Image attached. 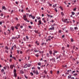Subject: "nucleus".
<instances>
[{
    "mask_svg": "<svg viewBox=\"0 0 79 79\" xmlns=\"http://www.w3.org/2000/svg\"><path fill=\"white\" fill-rule=\"evenodd\" d=\"M55 58L53 57L52 58L50 59V61H53V62H55Z\"/></svg>",
    "mask_w": 79,
    "mask_h": 79,
    "instance_id": "obj_1",
    "label": "nucleus"
},
{
    "mask_svg": "<svg viewBox=\"0 0 79 79\" xmlns=\"http://www.w3.org/2000/svg\"><path fill=\"white\" fill-rule=\"evenodd\" d=\"M33 72L34 74H36L38 75V74H39V72H38V71L36 70L35 71V70H33Z\"/></svg>",
    "mask_w": 79,
    "mask_h": 79,
    "instance_id": "obj_2",
    "label": "nucleus"
},
{
    "mask_svg": "<svg viewBox=\"0 0 79 79\" xmlns=\"http://www.w3.org/2000/svg\"><path fill=\"white\" fill-rule=\"evenodd\" d=\"M26 17L27 16L26 15H25L23 16V19H24V20H25V21H27V19Z\"/></svg>",
    "mask_w": 79,
    "mask_h": 79,
    "instance_id": "obj_3",
    "label": "nucleus"
},
{
    "mask_svg": "<svg viewBox=\"0 0 79 79\" xmlns=\"http://www.w3.org/2000/svg\"><path fill=\"white\" fill-rule=\"evenodd\" d=\"M70 30L71 32H73V31H74V28L73 27H70Z\"/></svg>",
    "mask_w": 79,
    "mask_h": 79,
    "instance_id": "obj_4",
    "label": "nucleus"
},
{
    "mask_svg": "<svg viewBox=\"0 0 79 79\" xmlns=\"http://www.w3.org/2000/svg\"><path fill=\"white\" fill-rule=\"evenodd\" d=\"M57 57H56V59H58V58H61V55H59L58 54L56 56Z\"/></svg>",
    "mask_w": 79,
    "mask_h": 79,
    "instance_id": "obj_5",
    "label": "nucleus"
},
{
    "mask_svg": "<svg viewBox=\"0 0 79 79\" xmlns=\"http://www.w3.org/2000/svg\"><path fill=\"white\" fill-rule=\"evenodd\" d=\"M38 26H40V25L42 24V21H41V20H39L38 21Z\"/></svg>",
    "mask_w": 79,
    "mask_h": 79,
    "instance_id": "obj_6",
    "label": "nucleus"
},
{
    "mask_svg": "<svg viewBox=\"0 0 79 79\" xmlns=\"http://www.w3.org/2000/svg\"><path fill=\"white\" fill-rule=\"evenodd\" d=\"M49 30H52V31L53 30H55V27H52V28H50Z\"/></svg>",
    "mask_w": 79,
    "mask_h": 79,
    "instance_id": "obj_7",
    "label": "nucleus"
},
{
    "mask_svg": "<svg viewBox=\"0 0 79 79\" xmlns=\"http://www.w3.org/2000/svg\"><path fill=\"white\" fill-rule=\"evenodd\" d=\"M23 68H27V64H26L23 67Z\"/></svg>",
    "mask_w": 79,
    "mask_h": 79,
    "instance_id": "obj_8",
    "label": "nucleus"
},
{
    "mask_svg": "<svg viewBox=\"0 0 79 79\" xmlns=\"http://www.w3.org/2000/svg\"><path fill=\"white\" fill-rule=\"evenodd\" d=\"M36 18L38 20H40V19H41V18L39 16H37Z\"/></svg>",
    "mask_w": 79,
    "mask_h": 79,
    "instance_id": "obj_9",
    "label": "nucleus"
},
{
    "mask_svg": "<svg viewBox=\"0 0 79 79\" xmlns=\"http://www.w3.org/2000/svg\"><path fill=\"white\" fill-rule=\"evenodd\" d=\"M5 23V21L4 20H2L0 22V24L1 25H2V24H4Z\"/></svg>",
    "mask_w": 79,
    "mask_h": 79,
    "instance_id": "obj_10",
    "label": "nucleus"
},
{
    "mask_svg": "<svg viewBox=\"0 0 79 79\" xmlns=\"http://www.w3.org/2000/svg\"><path fill=\"white\" fill-rule=\"evenodd\" d=\"M1 72L4 74H5V72H4V69H3L1 70Z\"/></svg>",
    "mask_w": 79,
    "mask_h": 79,
    "instance_id": "obj_11",
    "label": "nucleus"
},
{
    "mask_svg": "<svg viewBox=\"0 0 79 79\" xmlns=\"http://www.w3.org/2000/svg\"><path fill=\"white\" fill-rule=\"evenodd\" d=\"M49 53L50 55H52V54L53 53V52H52V50H50L49 51Z\"/></svg>",
    "mask_w": 79,
    "mask_h": 79,
    "instance_id": "obj_12",
    "label": "nucleus"
},
{
    "mask_svg": "<svg viewBox=\"0 0 79 79\" xmlns=\"http://www.w3.org/2000/svg\"><path fill=\"white\" fill-rule=\"evenodd\" d=\"M63 22L64 23H66V21H68V19H64V20H62Z\"/></svg>",
    "mask_w": 79,
    "mask_h": 79,
    "instance_id": "obj_13",
    "label": "nucleus"
},
{
    "mask_svg": "<svg viewBox=\"0 0 79 79\" xmlns=\"http://www.w3.org/2000/svg\"><path fill=\"white\" fill-rule=\"evenodd\" d=\"M46 56H47V57L49 58V57H50V54H49V53H47L46 54Z\"/></svg>",
    "mask_w": 79,
    "mask_h": 79,
    "instance_id": "obj_14",
    "label": "nucleus"
},
{
    "mask_svg": "<svg viewBox=\"0 0 79 79\" xmlns=\"http://www.w3.org/2000/svg\"><path fill=\"white\" fill-rule=\"evenodd\" d=\"M20 72V73H21V74H24V71L23 70H21Z\"/></svg>",
    "mask_w": 79,
    "mask_h": 79,
    "instance_id": "obj_15",
    "label": "nucleus"
},
{
    "mask_svg": "<svg viewBox=\"0 0 79 79\" xmlns=\"http://www.w3.org/2000/svg\"><path fill=\"white\" fill-rule=\"evenodd\" d=\"M11 29L12 31H14V30L15 28L13 26H12L11 27Z\"/></svg>",
    "mask_w": 79,
    "mask_h": 79,
    "instance_id": "obj_16",
    "label": "nucleus"
},
{
    "mask_svg": "<svg viewBox=\"0 0 79 79\" xmlns=\"http://www.w3.org/2000/svg\"><path fill=\"white\" fill-rule=\"evenodd\" d=\"M2 9L3 10H6V8H5V6H3L2 7Z\"/></svg>",
    "mask_w": 79,
    "mask_h": 79,
    "instance_id": "obj_17",
    "label": "nucleus"
},
{
    "mask_svg": "<svg viewBox=\"0 0 79 79\" xmlns=\"http://www.w3.org/2000/svg\"><path fill=\"white\" fill-rule=\"evenodd\" d=\"M74 30H78V27H74Z\"/></svg>",
    "mask_w": 79,
    "mask_h": 79,
    "instance_id": "obj_18",
    "label": "nucleus"
},
{
    "mask_svg": "<svg viewBox=\"0 0 79 79\" xmlns=\"http://www.w3.org/2000/svg\"><path fill=\"white\" fill-rule=\"evenodd\" d=\"M71 76H72V75H69L68 76V79H71Z\"/></svg>",
    "mask_w": 79,
    "mask_h": 79,
    "instance_id": "obj_19",
    "label": "nucleus"
},
{
    "mask_svg": "<svg viewBox=\"0 0 79 79\" xmlns=\"http://www.w3.org/2000/svg\"><path fill=\"white\" fill-rule=\"evenodd\" d=\"M14 74L15 77H17V74H16V73H14Z\"/></svg>",
    "mask_w": 79,
    "mask_h": 79,
    "instance_id": "obj_20",
    "label": "nucleus"
},
{
    "mask_svg": "<svg viewBox=\"0 0 79 79\" xmlns=\"http://www.w3.org/2000/svg\"><path fill=\"white\" fill-rule=\"evenodd\" d=\"M31 18H32L33 19H35V17L34 16H32V15H31Z\"/></svg>",
    "mask_w": 79,
    "mask_h": 79,
    "instance_id": "obj_21",
    "label": "nucleus"
},
{
    "mask_svg": "<svg viewBox=\"0 0 79 79\" xmlns=\"http://www.w3.org/2000/svg\"><path fill=\"white\" fill-rule=\"evenodd\" d=\"M16 39V37H12V39L13 40H14V39Z\"/></svg>",
    "mask_w": 79,
    "mask_h": 79,
    "instance_id": "obj_22",
    "label": "nucleus"
},
{
    "mask_svg": "<svg viewBox=\"0 0 79 79\" xmlns=\"http://www.w3.org/2000/svg\"><path fill=\"white\" fill-rule=\"evenodd\" d=\"M51 38V36H50V35L48 37V38H49L48 40H50V41L51 40V39H50V38Z\"/></svg>",
    "mask_w": 79,
    "mask_h": 79,
    "instance_id": "obj_23",
    "label": "nucleus"
},
{
    "mask_svg": "<svg viewBox=\"0 0 79 79\" xmlns=\"http://www.w3.org/2000/svg\"><path fill=\"white\" fill-rule=\"evenodd\" d=\"M71 14L72 15H75V13L74 12H72Z\"/></svg>",
    "mask_w": 79,
    "mask_h": 79,
    "instance_id": "obj_24",
    "label": "nucleus"
},
{
    "mask_svg": "<svg viewBox=\"0 0 79 79\" xmlns=\"http://www.w3.org/2000/svg\"><path fill=\"white\" fill-rule=\"evenodd\" d=\"M10 68L11 69H13V65H11L10 66Z\"/></svg>",
    "mask_w": 79,
    "mask_h": 79,
    "instance_id": "obj_25",
    "label": "nucleus"
},
{
    "mask_svg": "<svg viewBox=\"0 0 79 79\" xmlns=\"http://www.w3.org/2000/svg\"><path fill=\"white\" fill-rule=\"evenodd\" d=\"M5 49H6V50H8V49H9V48H8V47L6 46L5 47Z\"/></svg>",
    "mask_w": 79,
    "mask_h": 79,
    "instance_id": "obj_26",
    "label": "nucleus"
},
{
    "mask_svg": "<svg viewBox=\"0 0 79 79\" xmlns=\"http://www.w3.org/2000/svg\"><path fill=\"white\" fill-rule=\"evenodd\" d=\"M31 66V64H28L27 65V67H29Z\"/></svg>",
    "mask_w": 79,
    "mask_h": 79,
    "instance_id": "obj_27",
    "label": "nucleus"
},
{
    "mask_svg": "<svg viewBox=\"0 0 79 79\" xmlns=\"http://www.w3.org/2000/svg\"><path fill=\"white\" fill-rule=\"evenodd\" d=\"M76 9H77V8H76V7L74 8L73 9V11H76Z\"/></svg>",
    "mask_w": 79,
    "mask_h": 79,
    "instance_id": "obj_28",
    "label": "nucleus"
},
{
    "mask_svg": "<svg viewBox=\"0 0 79 79\" xmlns=\"http://www.w3.org/2000/svg\"><path fill=\"white\" fill-rule=\"evenodd\" d=\"M61 15L62 16H64V13H63V12H61Z\"/></svg>",
    "mask_w": 79,
    "mask_h": 79,
    "instance_id": "obj_29",
    "label": "nucleus"
},
{
    "mask_svg": "<svg viewBox=\"0 0 79 79\" xmlns=\"http://www.w3.org/2000/svg\"><path fill=\"white\" fill-rule=\"evenodd\" d=\"M34 51L35 52H38L39 51V50L37 51V50H36V49H35L34 50Z\"/></svg>",
    "mask_w": 79,
    "mask_h": 79,
    "instance_id": "obj_30",
    "label": "nucleus"
},
{
    "mask_svg": "<svg viewBox=\"0 0 79 79\" xmlns=\"http://www.w3.org/2000/svg\"><path fill=\"white\" fill-rule=\"evenodd\" d=\"M72 71L70 69V70H69L67 71V72L68 73H70V72H71Z\"/></svg>",
    "mask_w": 79,
    "mask_h": 79,
    "instance_id": "obj_31",
    "label": "nucleus"
},
{
    "mask_svg": "<svg viewBox=\"0 0 79 79\" xmlns=\"http://www.w3.org/2000/svg\"><path fill=\"white\" fill-rule=\"evenodd\" d=\"M35 56H36V57H39V54H36L35 55Z\"/></svg>",
    "mask_w": 79,
    "mask_h": 79,
    "instance_id": "obj_32",
    "label": "nucleus"
},
{
    "mask_svg": "<svg viewBox=\"0 0 79 79\" xmlns=\"http://www.w3.org/2000/svg\"><path fill=\"white\" fill-rule=\"evenodd\" d=\"M34 31L35 32V33H36V34H38V31L35 30Z\"/></svg>",
    "mask_w": 79,
    "mask_h": 79,
    "instance_id": "obj_33",
    "label": "nucleus"
},
{
    "mask_svg": "<svg viewBox=\"0 0 79 79\" xmlns=\"http://www.w3.org/2000/svg\"><path fill=\"white\" fill-rule=\"evenodd\" d=\"M74 76H75V77H76V76H77V73H74Z\"/></svg>",
    "mask_w": 79,
    "mask_h": 79,
    "instance_id": "obj_34",
    "label": "nucleus"
},
{
    "mask_svg": "<svg viewBox=\"0 0 79 79\" xmlns=\"http://www.w3.org/2000/svg\"><path fill=\"white\" fill-rule=\"evenodd\" d=\"M17 27H19V26H20V24H18L16 26Z\"/></svg>",
    "mask_w": 79,
    "mask_h": 79,
    "instance_id": "obj_35",
    "label": "nucleus"
},
{
    "mask_svg": "<svg viewBox=\"0 0 79 79\" xmlns=\"http://www.w3.org/2000/svg\"><path fill=\"white\" fill-rule=\"evenodd\" d=\"M16 70L15 69L14 70V73H16Z\"/></svg>",
    "mask_w": 79,
    "mask_h": 79,
    "instance_id": "obj_36",
    "label": "nucleus"
},
{
    "mask_svg": "<svg viewBox=\"0 0 79 79\" xmlns=\"http://www.w3.org/2000/svg\"><path fill=\"white\" fill-rule=\"evenodd\" d=\"M38 64L39 66H40V64H41V63H40V62L38 63Z\"/></svg>",
    "mask_w": 79,
    "mask_h": 79,
    "instance_id": "obj_37",
    "label": "nucleus"
},
{
    "mask_svg": "<svg viewBox=\"0 0 79 79\" xmlns=\"http://www.w3.org/2000/svg\"><path fill=\"white\" fill-rule=\"evenodd\" d=\"M24 76H25V78H26V79H28V77H27V76H26V75H24Z\"/></svg>",
    "mask_w": 79,
    "mask_h": 79,
    "instance_id": "obj_38",
    "label": "nucleus"
},
{
    "mask_svg": "<svg viewBox=\"0 0 79 79\" xmlns=\"http://www.w3.org/2000/svg\"><path fill=\"white\" fill-rule=\"evenodd\" d=\"M56 6V4H55L53 6V8H55Z\"/></svg>",
    "mask_w": 79,
    "mask_h": 79,
    "instance_id": "obj_39",
    "label": "nucleus"
},
{
    "mask_svg": "<svg viewBox=\"0 0 79 79\" xmlns=\"http://www.w3.org/2000/svg\"><path fill=\"white\" fill-rule=\"evenodd\" d=\"M18 37H16V39H18V38H20V35H18Z\"/></svg>",
    "mask_w": 79,
    "mask_h": 79,
    "instance_id": "obj_40",
    "label": "nucleus"
},
{
    "mask_svg": "<svg viewBox=\"0 0 79 79\" xmlns=\"http://www.w3.org/2000/svg\"><path fill=\"white\" fill-rule=\"evenodd\" d=\"M62 50H64V47H63L62 48Z\"/></svg>",
    "mask_w": 79,
    "mask_h": 79,
    "instance_id": "obj_41",
    "label": "nucleus"
},
{
    "mask_svg": "<svg viewBox=\"0 0 79 79\" xmlns=\"http://www.w3.org/2000/svg\"><path fill=\"white\" fill-rule=\"evenodd\" d=\"M44 73H45V74H47V72L46 71V70H45L44 71Z\"/></svg>",
    "mask_w": 79,
    "mask_h": 79,
    "instance_id": "obj_42",
    "label": "nucleus"
},
{
    "mask_svg": "<svg viewBox=\"0 0 79 79\" xmlns=\"http://www.w3.org/2000/svg\"><path fill=\"white\" fill-rule=\"evenodd\" d=\"M15 29H18V27H17L16 26H15Z\"/></svg>",
    "mask_w": 79,
    "mask_h": 79,
    "instance_id": "obj_43",
    "label": "nucleus"
},
{
    "mask_svg": "<svg viewBox=\"0 0 79 79\" xmlns=\"http://www.w3.org/2000/svg\"><path fill=\"white\" fill-rule=\"evenodd\" d=\"M36 44H37L38 45H39V43H38V42H37V41L36 42Z\"/></svg>",
    "mask_w": 79,
    "mask_h": 79,
    "instance_id": "obj_44",
    "label": "nucleus"
},
{
    "mask_svg": "<svg viewBox=\"0 0 79 79\" xmlns=\"http://www.w3.org/2000/svg\"><path fill=\"white\" fill-rule=\"evenodd\" d=\"M26 38L27 39H29V37H28V36L27 35L26 36Z\"/></svg>",
    "mask_w": 79,
    "mask_h": 79,
    "instance_id": "obj_45",
    "label": "nucleus"
},
{
    "mask_svg": "<svg viewBox=\"0 0 79 79\" xmlns=\"http://www.w3.org/2000/svg\"><path fill=\"white\" fill-rule=\"evenodd\" d=\"M55 10L56 11V12H58V10H57V9H56V8H55Z\"/></svg>",
    "mask_w": 79,
    "mask_h": 79,
    "instance_id": "obj_46",
    "label": "nucleus"
},
{
    "mask_svg": "<svg viewBox=\"0 0 79 79\" xmlns=\"http://www.w3.org/2000/svg\"><path fill=\"white\" fill-rule=\"evenodd\" d=\"M69 44H67V47H68V48H69Z\"/></svg>",
    "mask_w": 79,
    "mask_h": 79,
    "instance_id": "obj_47",
    "label": "nucleus"
},
{
    "mask_svg": "<svg viewBox=\"0 0 79 79\" xmlns=\"http://www.w3.org/2000/svg\"><path fill=\"white\" fill-rule=\"evenodd\" d=\"M31 74V76H34V74H33V73L31 72L30 73Z\"/></svg>",
    "mask_w": 79,
    "mask_h": 79,
    "instance_id": "obj_48",
    "label": "nucleus"
},
{
    "mask_svg": "<svg viewBox=\"0 0 79 79\" xmlns=\"http://www.w3.org/2000/svg\"><path fill=\"white\" fill-rule=\"evenodd\" d=\"M12 58H13V59H14V60H16V57H13Z\"/></svg>",
    "mask_w": 79,
    "mask_h": 79,
    "instance_id": "obj_49",
    "label": "nucleus"
},
{
    "mask_svg": "<svg viewBox=\"0 0 79 79\" xmlns=\"http://www.w3.org/2000/svg\"><path fill=\"white\" fill-rule=\"evenodd\" d=\"M71 42H73L74 41V40L73 38L71 39Z\"/></svg>",
    "mask_w": 79,
    "mask_h": 79,
    "instance_id": "obj_50",
    "label": "nucleus"
},
{
    "mask_svg": "<svg viewBox=\"0 0 79 79\" xmlns=\"http://www.w3.org/2000/svg\"><path fill=\"white\" fill-rule=\"evenodd\" d=\"M28 27L29 28H30V29H32V27H31V26H29Z\"/></svg>",
    "mask_w": 79,
    "mask_h": 79,
    "instance_id": "obj_51",
    "label": "nucleus"
},
{
    "mask_svg": "<svg viewBox=\"0 0 79 79\" xmlns=\"http://www.w3.org/2000/svg\"><path fill=\"white\" fill-rule=\"evenodd\" d=\"M28 47H32V45L31 44H29L28 45Z\"/></svg>",
    "mask_w": 79,
    "mask_h": 79,
    "instance_id": "obj_52",
    "label": "nucleus"
},
{
    "mask_svg": "<svg viewBox=\"0 0 79 79\" xmlns=\"http://www.w3.org/2000/svg\"><path fill=\"white\" fill-rule=\"evenodd\" d=\"M54 52H55V53H58V51H54Z\"/></svg>",
    "mask_w": 79,
    "mask_h": 79,
    "instance_id": "obj_53",
    "label": "nucleus"
},
{
    "mask_svg": "<svg viewBox=\"0 0 79 79\" xmlns=\"http://www.w3.org/2000/svg\"><path fill=\"white\" fill-rule=\"evenodd\" d=\"M13 12H14V11H13V10H12L11 11V14H12V13H13Z\"/></svg>",
    "mask_w": 79,
    "mask_h": 79,
    "instance_id": "obj_54",
    "label": "nucleus"
},
{
    "mask_svg": "<svg viewBox=\"0 0 79 79\" xmlns=\"http://www.w3.org/2000/svg\"><path fill=\"white\" fill-rule=\"evenodd\" d=\"M37 68L38 69H40V67H38Z\"/></svg>",
    "mask_w": 79,
    "mask_h": 79,
    "instance_id": "obj_55",
    "label": "nucleus"
},
{
    "mask_svg": "<svg viewBox=\"0 0 79 79\" xmlns=\"http://www.w3.org/2000/svg\"><path fill=\"white\" fill-rule=\"evenodd\" d=\"M6 53H8V51L7 50H5V51Z\"/></svg>",
    "mask_w": 79,
    "mask_h": 79,
    "instance_id": "obj_56",
    "label": "nucleus"
},
{
    "mask_svg": "<svg viewBox=\"0 0 79 79\" xmlns=\"http://www.w3.org/2000/svg\"><path fill=\"white\" fill-rule=\"evenodd\" d=\"M60 8L61 10H63V8H62V7H60Z\"/></svg>",
    "mask_w": 79,
    "mask_h": 79,
    "instance_id": "obj_57",
    "label": "nucleus"
},
{
    "mask_svg": "<svg viewBox=\"0 0 79 79\" xmlns=\"http://www.w3.org/2000/svg\"><path fill=\"white\" fill-rule=\"evenodd\" d=\"M53 55L54 56H55V52H54L53 53Z\"/></svg>",
    "mask_w": 79,
    "mask_h": 79,
    "instance_id": "obj_58",
    "label": "nucleus"
},
{
    "mask_svg": "<svg viewBox=\"0 0 79 79\" xmlns=\"http://www.w3.org/2000/svg\"><path fill=\"white\" fill-rule=\"evenodd\" d=\"M66 29V28L64 27V28H63L62 29V30H63V31H64V29Z\"/></svg>",
    "mask_w": 79,
    "mask_h": 79,
    "instance_id": "obj_59",
    "label": "nucleus"
},
{
    "mask_svg": "<svg viewBox=\"0 0 79 79\" xmlns=\"http://www.w3.org/2000/svg\"><path fill=\"white\" fill-rule=\"evenodd\" d=\"M15 3L17 4V5H18V2H15Z\"/></svg>",
    "mask_w": 79,
    "mask_h": 79,
    "instance_id": "obj_60",
    "label": "nucleus"
},
{
    "mask_svg": "<svg viewBox=\"0 0 79 79\" xmlns=\"http://www.w3.org/2000/svg\"><path fill=\"white\" fill-rule=\"evenodd\" d=\"M73 49H74L75 48V46H73Z\"/></svg>",
    "mask_w": 79,
    "mask_h": 79,
    "instance_id": "obj_61",
    "label": "nucleus"
},
{
    "mask_svg": "<svg viewBox=\"0 0 79 79\" xmlns=\"http://www.w3.org/2000/svg\"><path fill=\"white\" fill-rule=\"evenodd\" d=\"M14 47H14V46H13V47L11 48V50H13V48H14Z\"/></svg>",
    "mask_w": 79,
    "mask_h": 79,
    "instance_id": "obj_62",
    "label": "nucleus"
},
{
    "mask_svg": "<svg viewBox=\"0 0 79 79\" xmlns=\"http://www.w3.org/2000/svg\"><path fill=\"white\" fill-rule=\"evenodd\" d=\"M20 27L21 28V29H22V28H23V26H20Z\"/></svg>",
    "mask_w": 79,
    "mask_h": 79,
    "instance_id": "obj_63",
    "label": "nucleus"
},
{
    "mask_svg": "<svg viewBox=\"0 0 79 79\" xmlns=\"http://www.w3.org/2000/svg\"><path fill=\"white\" fill-rule=\"evenodd\" d=\"M71 79H74V77H72L71 78Z\"/></svg>",
    "mask_w": 79,
    "mask_h": 79,
    "instance_id": "obj_64",
    "label": "nucleus"
}]
</instances>
